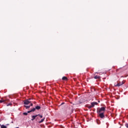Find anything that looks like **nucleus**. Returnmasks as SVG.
Here are the masks:
<instances>
[{
  "instance_id": "f257e3e1",
  "label": "nucleus",
  "mask_w": 128,
  "mask_h": 128,
  "mask_svg": "<svg viewBox=\"0 0 128 128\" xmlns=\"http://www.w3.org/2000/svg\"><path fill=\"white\" fill-rule=\"evenodd\" d=\"M36 110H40V106H36L35 108H33L30 110L28 111V114H30V112H34Z\"/></svg>"
},
{
  "instance_id": "f03ea898",
  "label": "nucleus",
  "mask_w": 128,
  "mask_h": 128,
  "mask_svg": "<svg viewBox=\"0 0 128 128\" xmlns=\"http://www.w3.org/2000/svg\"><path fill=\"white\" fill-rule=\"evenodd\" d=\"M104 112H106V108L104 107H102L100 108L98 110H97V112L104 113Z\"/></svg>"
},
{
  "instance_id": "7ed1b4c3",
  "label": "nucleus",
  "mask_w": 128,
  "mask_h": 128,
  "mask_svg": "<svg viewBox=\"0 0 128 128\" xmlns=\"http://www.w3.org/2000/svg\"><path fill=\"white\" fill-rule=\"evenodd\" d=\"M124 84V81H122L121 82H120L119 83H118L116 84L115 86H122Z\"/></svg>"
},
{
  "instance_id": "20e7f679",
  "label": "nucleus",
  "mask_w": 128,
  "mask_h": 128,
  "mask_svg": "<svg viewBox=\"0 0 128 128\" xmlns=\"http://www.w3.org/2000/svg\"><path fill=\"white\" fill-rule=\"evenodd\" d=\"M98 114H99V116H100V118H104V112H98Z\"/></svg>"
},
{
  "instance_id": "39448f33",
  "label": "nucleus",
  "mask_w": 128,
  "mask_h": 128,
  "mask_svg": "<svg viewBox=\"0 0 128 128\" xmlns=\"http://www.w3.org/2000/svg\"><path fill=\"white\" fill-rule=\"evenodd\" d=\"M30 102H32V101L26 100L24 102V104H29Z\"/></svg>"
},
{
  "instance_id": "423d86ee",
  "label": "nucleus",
  "mask_w": 128,
  "mask_h": 128,
  "mask_svg": "<svg viewBox=\"0 0 128 128\" xmlns=\"http://www.w3.org/2000/svg\"><path fill=\"white\" fill-rule=\"evenodd\" d=\"M38 116V115L32 116V117L31 120H34Z\"/></svg>"
},
{
  "instance_id": "0eeeda50",
  "label": "nucleus",
  "mask_w": 128,
  "mask_h": 128,
  "mask_svg": "<svg viewBox=\"0 0 128 128\" xmlns=\"http://www.w3.org/2000/svg\"><path fill=\"white\" fill-rule=\"evenodd\" d=\"M91 104L92 106V108H94V106H96V104H98V102H93L91 103Z\"/></svg>"
},
{
  "instance_id": "6e6552de",
  "label": "nucleus",
  "mask_w": 128,
  "mask_h": 128,
  "mask_svg": "<svg viewBox=\"0 0 128 128\" xmlns=\"http://www.w3.org/2000/svg\"><path fill=\"white\" fill-rule=\"evenodd\" d=\"M94 78H95V80H98V78L100 80V76H96L94 77Z\"/></svg>"
},
{
  "instance_id": "1a4fd4ad",
  "label": "nucleus",
  "mask_w": 128,
  "mask_h": 128,
  "mask_svg": "<svg viewBox=\"0 0 128 128\" xmlns=\"http://www.w3.org/2000/svg\"><path fill=\"white\" fill-rule=\"evenodd\" d=\"M0 126L1 128H8V127L4 125H2L0 124Z\"/></svg>"
},
{
  "instance_id": "9d476101",
  "label": "nucleus",
  "mask_w": 128,
  "mask_h": 128,
  "mask_svg": "<svg viewBox=\"0 0 128 128\" xmlns=\"http://www.w3.org/2000/svg\"><path fill=\"white\" fill-rule=\"evenodd\" d=\"M62 80H68V78L66 76H64V77H62Z\"/></svg>"
},
{
  "instance_id": "9b49d317",
  "label": "nucleus",
  "mask_w": 128,
  "mask_h": 128,
  "mask_svg": "<svg viewBox=\"0 0 128 128\" xmlns=\"http://www.w3.org/2000/svg\"><path fill=\"white\" fill-rule=\"evenodd\" d=\"M44 118L43 119H42L39 122V124H42V122H44Z\"/></svg>"
},
{
  "instance_id": "f8f14e48",
  "label": "nucleus",
  "mask_w": 128,
  "mask_h": 128,
  "mask_svg": "<svg viewBox=\"0 0 128 128\" xmlns=\"http://www.w3.org/2000/svg\"><path fill=\"white\" fill-rule=\"evenodd\" d=\"M24 108H26L28 109V108H30V106H24Z\"/></svg>"
},
{
  "instance_id": "ddd939ff",
  "label": "nucleus",
  "mask_w": 128,
  "mask_h": 128,
  "mask_svg": "<svg viewBox=\"0 0 128 128\" xmlns=\"http://www.w3.org/2000/svg\"><path fill=\"white\" fill-rule=\"evenodd\" d=\"M28 112H24L23 114L24 115V116H28Z\"/></svg>"
},
{
  "instance_id": "4468645a",
  "label": "nucleus",
  "mask_w": 128,
  "mask_h": 128,
  "mask_svg": "<svg viewBox=\"0 0 128 128\" xmlns=\"http://www.w3.org/2000/svg\"><path fill=\"white\" fill-rule=\"evenodd\" d=\"M37 116H40V117L42 118V116L40 115V114H37Z\"/></svg>"
},
{
  "instance_id": "2eb2a0df",
  "label": "nucleus",
  "mask_w": 128,
  "mask_h": 128,
  "mask_svg": "<svg viewBox=\"0 0 128 128\" xmlns=\"http://www.w3.org/2000/svg\"><path fill=\"white\" fill-rule=\"evenodd\" d=\"M12 105V103H9L8 105L7 106H11Z\"/></svg>"
},
{
  "instance_id": "dca6fc26",
  "label": "nucleus",
  "mask_w": 128,
  "mask_h": 128,
  "mask_svg": "<svg viewBox=\"0 0 128 128\" xmlns=\"http://www.w3.org/2000/svg\"><path fill=\"white\" fill-rule=\"evenodd\" d=\"M88 108H92V106H88Z\"/></svg>"
},
{
  "instance_id": "f3484780",
  "label": "nucleus",
  "mask_w": 128,
  "mask_h": 128,
  "mask_svg": "<svg viewBox=\"0 0 128 128\" xmlns=\"http://www.w3.org/2000/svg\"><path fill=\"white\" fill-rule=\"evenodd\" d=\"M4 102V100H0V104L2 102Z\"/></svg>"
},
{
  "instance_id": "a211bd4d",
  "label": "nucleus",
  "mask_w": 128,
  "mask_h": 128,
  "mask_svg": "<svg viewBox=\"0 0 128 128\" xmlns=\"http://www.w3.org/2000/svg\"><path fill=\"white\" fill-rule=\"evenodd\" d=\"M126 128H128V124H126Z\"/></svg>"
},
{
  "instance_id": "6ab92c4d",
  "label": "nucleus",
  "mask_w": 128,
  "mask_h": 128,
  "mask_svg": "<svg viewBox=\"0 0 128 128\" xmlns=\"http://www.w3.org/2000/svg\"><path fill=\"white\" fill-rule=\"evenodd\" d=\"M33 106L32 103H31V104H30V106Z\"/></svg>"
},
{
  "instance_id": "aec40b11",
  "label": "nucleus",
  "mask_w": 128,
  "mask_h": 128,
  "mask_svg": "<svg viewBox=\"0 0 128 128\" xmlns=\"http://www.w3.org/2000/svg\"><path fill=\"white\" fill-rule=\"evenodd\" d=\"M28 100H29L30 102V98H29Z\"/></svg>"
},
{
  "instance_id": "412c9836",
  "label": "nucleus",
  "mask_w": 128,
  "mask_h": 128,
  "mask_svg": "<svg viewBox=\"0 0 128 128\" xmlns=\"http://www.w3.org/2000/svg\"><path fill=\"white\" fill-rule=\"evenodd\" d=\"M10 125V124H7V126H9Z\"/></svg>"
}]
</instances>
